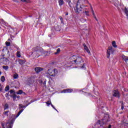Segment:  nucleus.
I'll list each match as a JSON object with an SVG mask.
<instances>
[{
    "mask_svg": "<svg viewBox=\"0 0 128 128\" xmlns=\"http://www.w3.org/2000/svg\"><path fill=\"white\" fill-rule=\"evenodd\" d=\"M74 12L76 14H80L82 10V5L78 2V1L76 6L75 8H74Z\"/></svg>",
    "mask_w": 128,
    "mask_h": 128,
    "instance_id": "1",
    "label": "nucleus"
},
{
    "mask_svg": "<svg viewBox=\"0 0 128 128\" xmlns=\"http://www.w3.org/2000/svg\"><path fill=\"white\" fill-rule=\"evenodd\" d=\"M47 72L48 74H50L51 76H56V74H58V70L56 68L54 69H48L47 71Z\"/></svg>",
    "mask_w": 128,
    "mask_h": 128,
    "instance_id": "2",
    "label": "nucleus"
},
{
    "mask_svg": "<svg viewBox=\"0 0 128 128\" xmlns=\"http://www.w3.org/2000/svg\"><path fill=\"white\" fill-rule=\"evenodd\" d=\"M112 95L115 98H120V92L118 90H113L112 92Z\"/></svg>",
    "mask_w": 128,
    "mask_h": 128,
    "instance_id": "3",
    "label": "nucleus"
},
{
    "mask_svg": "<svg viewBox=\"0 0 128 128\" xmlns=\"http://www.w3.org/2000/svg\"><path fill=\"white\" fill-rule=\"evenodd\" d=\"M114 50H112V46H109L108 48V50H107V58H110V52L111 54H114Z\"/></svg>",
    "mask_w": 128,
    "mask_h": 128,
    "instance_id": "4",
    "label": "nucleus"
},
{
    "mask_svg": "<svg viewBox=\"0 0 128 128\" xmlns=\"http://www.w3.org/2000/svg\"><path fill=\"white\" fill-rule=\"evenodd\" d=\"M82 62H83L84 60L80 57H77L76 60H74V62H75V64H80Z\"/></svg>",
    "mask_w": 128,
    "mask_h": 128,
    "instance_id": "5",
    "label": "nucleus"
},
{
    "mask_svg": "<svg viewBox=\"0 0 128 128\" xmlns=\"http://www.w3.org/2000/svg\"><path fill=\"white\" fill-rule=\"evenodd\" d=\"M34 70L36 72L37 74H38L40 72L44 70V68H40V67H36L34 68Z\"/></svg>",
    "mask_w": 128,
    "mask_h": 128,
    "instance_id": "6",
    "label": "nucleus"
},
{
    "mask_svg": "<svg viewBox=\"0 0 128 128\" xmlns=\"http://www.w3.org/2000/svg\"><path fill=\"white\" fill-rule=\"evenodd\" d=\"M14 122V120L12 119V120H11V122H8L6 124L7 128H12V124Z\"/></svg>",
    "mask_w": 128,
    "mask_h": 128,
    "instance_id": "7",
    "label": "nucleus"
},
{
    "mask_svg": "<svg viewBox=\"0 0 128 128\" xmlns=\"http://www.w3.org/2000/svg\"><path fill=\"white\" fill-rule=\"evenodd\" d=\"M122 59L124 60L127 66H128V56H124V55H122Z\"/></svg>",
    "mask_w": 128,
    "mask_h": 128,
    "instance_id": "8",
    "label": "nucleus"
},
{
    "mask_svg": "<svg viewBox=\"0 0 128 128\" xmlns=\"http://www.w3.org/2000/svg\"><path fill=\"white\" fill-rule=\"evenodd\" d=\"M73 90H74L72 89L67 88V89L63 90L62 92H64V93L72 92H73Z\"/></svg>",
    "mask_w": 128,
    "mask_h": 128,
    "instance_id": "9",
    "label": "nucleus"
},
{
    "mask_svg": "<svg viewBox=\"0 0 128 128\" xmlns=\"http://www.w3.org/2000/svg\"><path fill=\"white\" fill-rule=\"evenodd\" d=\"M18 62L20 64H21V66H22V64H24L26 63V61L22 59H18Z\"/></svg>",
    "mask_w": 128,
    "mask_h": 128,
    "instance_id": "10",
    "label": "nucleus"
},
{
    "mask_svg": "<svg viewBox=\"0 0 128 128\" xmlns=\"http://www.w3.org/2000/svg\"><path fill=\"white\" fill-rule=\"evenodd\" d=\"M40 50V46H36L32 48V52H38Z\"/></svg>",
    "mask_w": 128,
    "mask_h": 128,
    "instance_id": "11",
    "label": "nucleus"
},
{
    "mask_svg": "<svg viewBox=\"0 0 128 128\" xmlns=\"http://www.w3.org/2000/svg\"><path fill=\"white\" fill-rule=\"evenodd\" d=\"M58 2L60 6H62V4H64V0H58Z\"/></svg>",
    "mask_w": 128,
    "mask_h": 128,
    "instance_id": "12",
    "label": "nucleus"
},
{
    "mask_svg": "<svg viewBox=\"0 0 128 128\" xmlns=\"http://www.w3.org/2000/svg\"><path fill=\"white\" fill-rule=\"evenodd\" d=\"M10 96L11 98H13V100H16V94H11L10 95Z\"/></svg>",
    "mask_w": 128,
    "mask_h": 128,
    "instance_id": "13",
    "label": "nucleus"
},
{
    "mask_svg": "<svg viewBox=\"0 0 128 128\" xmlns=\"http://www.w3.org/2000/svg\"><path fill=\"white\" fill-rule=\"evenodd\" d=\"M66 2L68 4L70 8H72V3L71 0H65Z\"/></svg>",
    "mask_w": 128,
    "mask_h": 128,
    "instance_id": "14",
    "label": "nucleus"
},
{
    "mask_svg": "<svg viewBox=\"0 0 128 128\" xmlns=\"http://www.w3.org/2000/svg\"><path fill=\"white\" fill-rule=\"evenodd\" d=\"M112 46L114 48H118V46H116V41H113L112 42Z\"/></svg>",
    "mask_w": 128,
    "mask_h": 128,
    "instance_id": "15",
    "label": "nucleus"
},
{
    "mask_svg": "<svg viewBox=\"0 0 128 128\" xmlns=\"http://www.w3.org/2000/svg\"><path fill=\"white\" fill-rule=\"evenodd\" d=\"M13 78H14V80L18 79V74H14Z\"/></svg>",
    "mask_w": 128,
    "mask_h": 128,
    "instance_id": "16",
    "label": "nucleus"
},
{
    "mask_svg": "<svg viewBox=\"0 0 128 128\" xmlns=\"http://www.w3.org/2000/svg\"><path fill=\"white\" fill-rule=\"evenodd\" d=\"M60 52V48H58L56 50V52L54 53V54H58Z\"/></svg>",
    "mask_w": 128,
    "mask_h": 128,
    "instance_id": "17",
    "label": "nucleus"
},
{
    "mask_svg": "<svg viewBox=\"0 0 128 128\" xmlns=\"http://www.w3.org/2000/svg\"><path fill=\"white\" fill-rule=\"evenodd\" d=\"M59 18L60 20L61 24H64V18H62V16H59Z\"/></svg>",
    "mask_w": 128,
    "mask_h": 128,
    "instance_id": "18",
    "label": "nucleus"
},
{
    "mask_svg": "<svg viewBox=\"0 0 128 128\" xmlns=\"http://www.w3.org/2000/svg\"><path fill=\"white\" fill-rule=\"evenodd\" d=\"M8 66H2V68H4V70H8Z\"/></svg>",
    "mask_w": 128,
    "mask_h": 128,
    "instance_id": "19",
    "label": "nucleus"
},
{
    "mask_svg": "<svg viewBox=\"0 0 128 128\" xmlns=\"http://www.w3.org/2000/svg\"><path fill=\"white\" fill-rule=\"evenodd\" d=\"M124 12L127 18L128 19V9H126V8H125Z\"/></svg>",
    "mask_w": 128,
    "mask_h": 128,
    "instance_id": "20",
    "label": "nucleus"
},
{
    "mask_svg": "<svg viewBox=\"0 0 128 128\" xmlns=\"http://www.w3.org/2000/svg\"><path fill=\"white\" fill-rule=\"evenodd\" d=\"M8 104L7 103H6L4 106V110H8Z\"/></svg>",
    "mask_w": 128,
    "mask_h": 128,
    "instance_id": "21",
    "label": "nucleus"
},
{
    "mask_svg": "<svg viewBox=\"0 0 128 128\" xmlns=\"http://www.w3.org/2000/svg\"><path fill=\"white\" fill-rule=\"evenodd\" d=\"M16 56L17 58H20L21 55H20V52L19 51H18L17 54H16Z\"/></svg>",
    "mask_w": 128,
    "mask_h": 128,
    "instance_id": "22",
    "label": "nucleus"
},
{
    "mask_svg": "<svg viewBox=\"0 0 128 128\" xmlns=\"http://www.w3.org/2000/svg\"><path fill=\"white\" fill-rule=\"evenodd\" d=\"M4 80H6V78H4V76H2L1 77V82H4Z\"/></svg>",
    "mask_w": 128,
    "mask_h": 128,
    "instance_id": "23",
    "label": "nucleus"
},
{
    "mask_svg": "<svg viewBox=\"0 0 128 128\" xmlns=\"http://www.w3.org/2000/svg\"><path fill=\"white\" fill-rule=\"evenodd\" d=\"M8 90H10V86H7L6 88H5V91L6 92H8Z\"/></svg>",
    "mask_w": 128,
    "mask_h": 128,
    "instance_id": "24",
    "label": "nucleus"
},
{
    "mask_svg": "<svg viewBox=\"0 0 128 128\" xmlns=\"http://www.w3.org/2000/svg\"><path fill=\"white\" fill-rule=\"evenodd\" d=\"M6 46H10V42H6Z\"/></svg>",
    "mask_w": 128,
    "mask_h": 128,
    "instance_id": "25",
    "label": "nucleus"
},
{
    "mask_svg": "<svg viewBox=\"0 0 128 128\" xmlns=\"http://www.w3.org/2000/svg\"><path fill=\"white\" fill-rule=\"evenodd\" d=\"M17 94H22V90H19L18 92H16Z\"/></svg>",
    "mask_w": 128,
    "mask_h": 128,
    "instance_id": "26",
    "label": "nucleus"
},
{
    "mask_svg": "<svg viewBox=\"0 0 128 128\" xmlns=\"http://www.w3.org/2000/svg\"><path fill=\"white\" fill-rule=\"evenodd\" d=\"M22 2H30V0H20Z\"/></svg>",
    "mask_w": 128,
    "mask_h": 128,
    "instance_id": "27",
    "label": "nucleus"
},
{
    "mask_svg": "<svg viewBox=\"0 0 128 128\" xmlns=\"http://www.w3.org/2000/svg\"><path fill=\"white\" fill-rule=\"evenodd\" d=\"M10 94H16V92H14V90H10Z\"/></svg>",
    "mask_w": 128,
    "mask_h": 128,
    "instance_id": "28",
    "label": "nucleus"
},
{
    "mask_svg": "<svg viewBox=\"0 0 128 128\" xmlns=\"http://www.w3.org/2000/svg\"><path fill=\"white\" fill-rule=\"evenodd\" d=\"M46 104H48V106H50V105L52 104H50V101L48 100L47 102H46Z\"/></svg>",
    "mask_w": 128,
    "mask_h": 128,
    "instance_id": "29",
    "label": "nucleus"
},
{
    "mask_svg": "<svg viewBox=\"0 0 128 128\" xmlns=\"http://www.w3.org/2000/svg\"><path fill=\"white\" fill-rule=\"evenodd\" d=\"M83 46H84V49L85 50L88 49V48L85 44H83Z\"/></svg>",
    "mask_w": 128,
    "mask_h": 128,
    "instance_id": "30",
    "label": "nucleus"
},
{
    "mask_svg": "<svg viewBox=\"0 0 128 128\" xmlns=\"http://www.w3.org/2000/svg\"><path fill=\"white\" fill-rule=\"evenodd\" d=\"M10 51L8 50L7 58H10Z\"/></svg>",
    "mask_w": 128,
    "mask_h": 128,
    "instance_id": "31",
    "label": "nucleus"
},
{
    "mask_svg": "<svg viewBox=\"0 0 128 128\" xmlns=\"http://www.w3.org/2000/svg\"><path fill=\"white\" fill-rule=\"evenodd\" d=\"M8 112H10V111H8V110L4 112V114H5L6 116H8Z\"/></svg>",
    "mask_w": 128,
    "mask_h": 128,
    "instance_id": "32",
    "label": "nucleus"
},
{
    "mask_svg": "<svg viewBox=\"0 0 128 128\" xmlns=\"http://www.w3.org/2000/svg\"><path fill=\"white\" fill-rule=\"evenodd\" d=\"M2 88H4V87L2 86V84H0V92L2 90Z\"/></svg>",
    "mask_w": 128,
    "mask_h": 128,
    "instance_id": "33",
    "label": "nucleus"
},
{
    "mask_svg": "<svg viewBox=\"0 0 128 128\" xmlns=\"http://www.w3.org/2000/svg\"><path fill=\"white\" fill-rule=\"evenodd\" d=\"M32 102H34V101H32V100L30 103H28V104H26V106H28L30 104H32Z\"/></svg>",
    "mask_w": 128,
    "mask_h": 128,
    "instance_id": "34",
    "label": "nucleus"
},
{
    "mask_svg": "<svg viewBox=\"0 0 128 128\" xmlns=\"http://www.w3.org/2000/svg\"><path fill=\"white\" fill-rule=\"evenodd\" d=\"M22 104H19V108H20H20H22Z\"/></svg>",
    "mask_w": 128,
    "mask_h": 128,
    "instance_id": "35",
    "label": "nucleus"
},
{
    "mask_svg": "<svg viewBox=\"0 0 128 128\" xmlns=\"http://www.w3.org/2000/svg\"><path fill=\"white\" fill-rule=\"evenodd\" d=\"M98 125H100V120H98L96 123Z\"/></svg>",
    "mask_w": 128,
    "mask_h": 128,
    "instance_id": "36",
    "label": "nucleus"
},
{
    "mask_svg": "<svg viewBox=\"0 0 128 128\" xmlns=\"http://www.w3.org/2000/svg\"><path fill=\"white\" fill-rule=\"evenodd\" d=\"M44 86H46V80L44 81V83H43Z\"/></svg>",
    "mask_w": 128,
    "mask_h": 128,
    "instance_id": "37",
    "label": "nucleus"
},
{
    "mask_svg": "<svg viewBox=\"0 0 128 128\" xmlns=\"http://www.w3.org/2000/svg\"><path fill=\"white\" fill-rule=\"evenodd\" d=\"M22 112H24V109H22L21 110H20L19 111V112H18V114H20V113H21Z\"/></svg>",
    "mask_w": 128,
    "mask_h": 128,
    "instance_id": "38",
    "label": "nucleus"
},
{
    "mask_svg": "<svg viewBox=\"0 0 128 128\" xmlns=\"http://www.w3.org/2000/svg\"><path fill=\"white\" fill-rule=\"evenodd\" d=\"M54 36V34H50L49 35V36L50 37V38H52V36Z\"/></svg>",
    "mask_w": 128,
    "mask_h": 128,
    "instance_id": "39",
    "label": "nucleus"
},
{
    "mask_svg": "<svg viewBox=\"0 0 128 128\" xmlns=\"http://www.w3.org/2000/svg\"><path fill=\"white\" fill-rule=\"evenodd\" d=\"M88 12H89L88 11H85V14L86 16H89Z\"/></svg>",
    "mask_w": 128,
    "mask_h": 128,
    "instance_id": "40",
    "label": "nucleus"
},
{
    "mask_svg": "<svg viewBox=\"0 0 128 128\" xmlns=\"http://www.w3.org/2000/svg\"><path fill=\"white\" fill-rule=\"evenodd\" d=\"M124 104H122L121 110H124Z\"/></svg>",
    "mask_w": 128,
    "mask_h": 128,
    "instance_id": "41",
    "label": "nucleus"
},
{
    "mask_svg": "<svg viewBox=\"0 0 128 128\" xmlns=\"http://www.w3.org/2000/svg\"><path fill=\"white\" fill-rule=\"evenodd\" d=\"M86 50V52H87L88 53L90 54V50L87 49V50Z\"/></svg>",
    "mask_w": 128,
    "mask_h": 128,
    "instance_id": "42",
    "label": "nucleus"
},
{
    "mask_svg": "<svg viewBox=\"0 0 128 128\" xmlns=\"http://www.w3.org/2000/svg\"><path fill=\"white\" fill-rule=\"evenodd\" d=\"M90 8H91V10L92 12H94V9L92 8V4H90Z\"/></svg>",
    "mask_w": 128,
    "mask_h": 128,
    "instance_id": "43",
    "label": "nucleus"
},
{
    "mask_svg": "<svg viewBox=\"0 0 128 128\" xmlns=\"http://www.w3.org/2000/svg\"><path fill=\"white\" fill-rule=\"evenodd\" d=\"M92 15H93L94 16H96V14H94V11L92 12Z\"/></svg>",
    "mask_w": 128,
    "mask_h": 128,
    "instance_id": "44",
    "label": "nucleus"
},
{
    "mask_svg": "<svg viewBox=\"0 0 128 128\" xmlns=\"http://www.w3.org/2000/svg\"><path fill=\"white\" fill-rule=\"evenodd\" d=\"M51 106H52V108H53L54 109H56V108H54V105L52 104H50Z\"/></svg>",
    "mask_w": 128,
    "mask_h": 128,
    "instance_id": "45",
    "label": "nucleus"
},
{
    "mask_svg": "<svg viewBox=\"0 0 128 128\" xmlns=\"http://www.w3.org/2000/svg\"><path fill=\"white\" fill-rule=\"evenodd\" d=\"M20 114H19L18 113L17 114V115L16 116V117L15 118H18Z\"/></svg>",
    "mask_w": 128,
    "mask_h": 128,
    "instance_id": "46",
    "label": "nucleus"
},
{
    "mask_svg": "<svg viewBox=\"0 0 128 128\" xmlns=\"http://www.w3.org/2000/svg\"><path fill=\"white\" fill-rule=\"evenodd\" d=\"M94 18L95 20L98 22V18H96V16H94Z\"/></svg>",
    "mask_w": 128,
    "mask_h": 128,
    "instance_id": "47",
    "label": "nucleus"
},
{
    "mask_svg": "<svg viewBox=\"0 0 128 128\" xmlns=\"http://www.w3.org/2000/svg\"><path fill=\"white\" fill-rule=\"evenodd\" d=\"M56 30L58 31L60 30V29H58L56 27L55 28Z\"/></svg>",
    "mask_w": 128,
    "mask_h": 128,
    "instance_id": "48",
    "label": "nucleus"
},
{
    "mask_svg": "<svg viewBox=\"0 0 128 128\" xmlns=\"http://www.w3.org/2000/svg\"><path fill=\"white\" fill-rule=\"evenodd\" d=\"M2 128H4V124H2Z\"/></svg>",
    "mask_w": 128,
    "mask_h": 128,
    "instance_id": "49",
    "label": "nucleus"
},
{
    "mask_svg": "<svg viewBox=\"0 0 128 128\" xmlns=\"http://www.w3.org/2000/svg\"><path fill=\"white\" fill-rule=\"evenodd\" d=\"M26 106H26H26L23 105L22 106V108H26Z\"/></svg>",
    "mask_w": 128,
    "mask_h": 128,
    "instance_id": "50",
    "label": "nucleus"
},
{
    "mask_svg": "<svg viewBox=\"0 0 128 128\" xmlns=\"http://www.w3.org/2000/svg\"><path fill=\"white\" fill-rule=\"evenodd\" d=\"M108 128H112V125L110 124Z\"/></svg>",
    "mask_w": 128,
    "mask_h": 128,
    "instance_id": "51",
    "label": "nucleus"
},
{
    "mask_svg": "<svg viewBox=\"0 0 128 128\" xmlns=\"http://www.w3.org/2000/svg\"><path fill=\"white\" fill-rule=\"evenodd\" d=\"M68 13H66V16H68Z\"/></svg>",
    "mask_w": 128,
    "mask_h": 128,
    "instance_id": "52",
    "label": "nucleus"
},
{
    "mask_svg": "<svg viewBox=\"0 0 128 128\" xmlns=\"http://www.w3.org/2000/svg\"><path fill=\"white\" fill-rule=\"evenodd\" d=\"M6 94L8 96V93H6Z\"/></svg>",
    "mask_w": 128,
    "mask_h": 128,
    "instance_id": "53",
    "label": "nucleus"
},
{
    "mask_svg": "<svg viewBox=\"0 0 128 128\" xmlns=\"http://www.w3.org/2000/svg\"><path fill=\"white\" fill-rule=\"evenodd\" d=\"M2 74V72L0 71V76Z\"/></svg>",
    "mask_w": 128,
    "mask_h": 128,
    "instance_id": "54",
    "label": "nucleus"
},
{
    "mask_svg": "<svg viewBox=\"0 0 128 128\" xmlns=\"http://www.w3.org/2000/svg\"><path fill=\"white\" fill-rule=\"evenodd\" d=\"M54 110H56V112H58V110L56 108Z\"/></svg>",
    "mask_w": 128,
    "mask_h": 128,
    "instance_id": "55",
    "label": "nucleus"
},
{
    "mask_svg": "<svg viewBox=\"0 0 128 128\" xmlns=\"http://www.w3.org/2000/svg\"><path fill=\"white\" fill-rule=\"evenodd\" d=\"M16 98H20V96H16Z\"/></svg>",
    "mask_w": 128,
    "mask_h": 128,
    "instance_id": "56",
    "label": "nucleus"
},
{
    "mask_svg": "<svg viewBox=\"0 0 128 128\" xmlns=\"http://www.w3.org/2000/svg\"><path fill=\"white\" fill-rule=\"evenodd\" d=\"M34 54V52H32V54Z\"/></svg>",
    "mask_w": 128,
    "mask_h": 128,
    "instance_id": "57",
    "label": "nucleus"
},
{
    "mask_svg": "<svg viewBox=\"0 0 128 128\" xmlns=\"http://www.w3.org/2000/svg\"><path fill=\"white\" fill-rule=\"evenodd\" d=\"M82 68H84V66H82Z\"/></svg>",
    "mask_w": 128,
    "mask_h": 128,
    "instance_id": "58",
    "label": "nucleus"
},
{
    "mask_svg": "<svg viewBox=\"0 0 128 128\" xmlns=\"http://www.w3.org/2000/svg\"><path fill=\"white\" fill-rule=\"evenodd\" d=\"M39 56H38V58Z\"/></svg>",
    "mask_w": 128,
    "mask_h": 128,
    "instance_id": "59",
    "label": "nucleus"
},
{
    "mask_svg": "<svg viewBox=\"0 0 128 128\" xmlns=\"http://www.w3.org/2000/svg\"><path fill=\"white\" fill-rule=\"evenodd\" d=\"M5 58L6 60V58Z\"/></svg>",
    "mask_w": 128,
    "mask_h": 128,
    "instance_id": "60",
    "label": "nucleus"
},
{
    "mask_svg": "<svg viewBox=\"0 0 128 128\" xmlns=\"http://www.w3.org/2000/svg\"><path fill=\"white\" fill-rule=\"evenodd\" d=\"M26 102H28L26 101Z\"/></svg>",
    "mask_w": 128,
    "mask_h": 128,
    "instance_id": "61",
    "label": "nucleus"
},
{
    "mask_svg": "<svg viewBox=\"0 0 128 128\" xmlns=\"http://www.w3.org/2000/svg\"><path fill=\"white\" fill-rule=\"evenodd\" d=\"M127 118H128V116H127Z\"/></svg>",
    "mask_w": 128,
    "mask_h": 128,
    "instance_id": "62",
    "label": "nucleus"
},
{
    "mask_svg": "<svg viewBox=\"0 0 128 128\" xmlns=\"http://www.w3.org/2000/svg\"><path fill=\"white\" fill-rule=\"evenodd\" d=\"M2 128H5L4 127H3Z\"/></svg>",
    "mask_w": 128,
    "mask_h": 128,
    "instance_id": "63",
    "label": "nucleus"
},
{
    "mask_svg": "<svg viewBox=\"0 0 128 128\" xmlns=\"http://www.w3.org/2000/svg\"><path fill=\"white\" fill-rule=\"evenodd\" d=\"M106 122H108V120H107V121Z\"/></svg>",
    "mask_w": 128,
    "mask_h": 128,
    "instance_id": "64",
    "label": "nucleus"
}]
</instances>
